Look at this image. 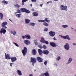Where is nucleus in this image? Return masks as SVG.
<instances>
[{"mask_svg": "<svg viewBox=\"0 0 76 76\" xmlns=\"http://www.w3.org/2000/svg\"><path fill=\"white\" fill-rule=\"evenodd\" d=\"M27 51L28 49L26 47H24L23 49L22 50V53L24 56H25V55L26 54V53H27Z\"/></svg>", "mask_w": 76, "mask_h": 76, "instance_id": "f257e3e1", "label": "nucleus"}, {"mask_svg": "<svg viewBox=\"0 0 76 76\" xmlns=\"http://www.w3.org/2000/svg\"><path fill=\"white\" fill-rule=\"evenodd\" d=\"M60 7L61 9L62 10H65L66 11L67 10V6H64V5L62 4L61 5Z\"/></svg>", "mask_w": 76, "mask_h": 76, "instance_id": "f03ea898", "label": "nucleus"}, {"mask_svg": "<svg viewBox=\"0 0 76 76\" xmlns=\"http://www.w3.org/2000/svg\"><path fill=\"white\" fill-rule=\"evenodd\" d=\"M6 25H7V23L6 22H4L2 23L1 26L4 29H6L7 28V27L6 26Z\"/></svg>", "mask_w": 76, "mask_h": 76, "instance_id": "7ed1b4c3", "label": "nucleus"}, {"mask_svg": "<svg viewBox=\"0 0 76 76\" xmlns=\"http://www.w3.org/2000/svg\"><path fill=\"white\" fill-rule=\"evenodd\" d=\"M50 44L51 46L53 47H56L58 46V45H56V44H55L54 42H50Z\"/></svg>", "mask_w": 76, "mask_h": 76, "instance_id": "20e7f679", "label": "nucleus"}, {"mask_svg": "<svg viewBox=\"0 0 76 76\" xmlns=\"http://www.w3.org/2000/svg\"><path fill=\"white\" fill-rule=\"evenodd\" d=\"M31 61L32 63H35L37 61V59L35 58L31 57Z\"/></svg>", "mask_w": 76, "mask_h": 76, "instance_id": "39448f33", "label": "nucleus"}, {"mask_svg": "<svg viewBox=\"0 0 76 76\" xmlns=\"http://www.w3.org/2000/svg\"><path fill=\"white\" fill-rule=\"evenodd\" d=\"M49 34L50 37H53L55 35V34H56V33H55V32L54 31H50L49 32Z\"/></svg>", "mask_w": 76, "mask_h": 76, "instance_id": "423d86ee", "label": "nucleus"}, {"mask_svg": "<svg viewBox=\"0 0 76 76\" xmlns=\"http://www.w3.org/2000/svg\"><path fill=\"white\" fill-rule=\"evenodd\" d=\"M61 37L62 38H63V39H68V40H70V38L69 36L68 35H67L65 36H61Z\"/></svg>", "mask_w": 76, "mask_h": 76, "instance_id": "0eeeda50", "label": "nucleus"}, {"mask_svg": "<svg viewBox=\"0 0 76 76\" xmlns=\"http://www.w3.org/2000/svg\"><path fill=\"white\" fill-rule=\"evenodd\" d=\"M64 47L66 50H69V48H70V46L68 43H66L64 45Z\"/></svg>", "mask_w": 76, "mask_h": 76, "instance_id": "6e6552de", "label": "nucleus"}, {"mask_svg": "<svg viewBox=\"0 0 76 76\" xmlns=\"http://www.w3.org/2000/svg\"><path fill=\"white\" fill-rule=\"evenodd\" d=\"M6 30L4 28H2L1 29V31H0V33L1 34V33H3L4 34H6Z\"/></svg>", "mask_w": 76, "mask_h": 76, "instance_id": "1a4fd4ad", "label": "nucleus"}, {"mask_svg": "<svg viewBox=\"0 0 76 76\" xmlns=\"http://www.w3.org/2000/svg\"><path fill=\"white\" fill-rule=\"evenodd\" d=\"M24 43L27 45H28L29 44H31V42L28 40H26L24 41Z\"/></svg>", "mask_w": 76, "mask_h": 76, "instance_id": "9d476101", "label": "nucleus"}, {"mask_svg": "<svg viewBox=\"0 0 76 76\" xmlns=\"http://www.w3.org/2000/svg\"><path fill=\"white\" fill-rule=\"evenodd\" d=\"M5 58L7 59V60H9V59H11V58L9 56V54H6V53H5Z\"/></svg>", "mask_w": 76, "mask_h": 76, "instance_id": "9b49d317", "label": "nucleus"}, {"mask_svg": "<svg viewBox=\"0 0 76 76\" xmlns=\"http://www.w3.org/2000/svg\"><path fill=\"white\" fill-rule=\"evenodd\" d=\"M11 60L12 62H14L17 60V58L16 57H12L11 58Z\"/></svg>", "mask_w": 76, "mask_h": 76, "instance_id": "f8f14e48", "label": "nucleus"}, {"mask_svg": "<svg viewBox=\"0 0 76 76\" xmlns=\"http://www.w3.org/2000/svg\"><path fill=\"white\" fill-rule=\"evenodd\" d=\"M43 53L46 55H48L49 54V51L48 50H43Z\"/></svg>", "mask_w": 76, "mask_h": 76, "instance_id": "ddd939ff", "label": "nucleus"}, {"mask_svg": "<svg viewBox=\"0 0 76 76\" xmlns=\"http://www.w3.org/2000/svg\"><path fill=\"white\" fill-rule=\"evenodd\" d=\"M37 61H39V63H41V62H42L43 59L41 58L40 57H37Z\"/></svg>", "mask_w": 76, "mask_h": 76, "instance_id": "4468645a", "label": "nucleus"}, {"mask_svg": "<svg viewBox=\"0 0 76 76\" xmlns=\"http://www.w3.org/2000/svg\"><path fill=\"white\" fill-rule=\"evenodd\" d=\"M31 52L32 54L33 55H34V56L36 55V54H37V52L36 51V50H35V49L32 50Z\"/></svg>", "mask_w": 76, "mask_h": 76, "instance_id": "2eb2a0df", "label": "nucleus"}, {"mask_svg": "<svg viewBox=\"0 0 76 76\" xmlns=\"http://www.w3.org/2000/svg\"><path fill=\"white\" fill-rule=\"evenodd\" d=\"M38 51L39 55H40V56H42V53H43V51H42V50L39 49L38 50Z\"/></svg>", "mask_w": 76, "mask_h": 76, "instance_id": "dca6fc26", "label": "nucleus"}, {"mask_svg": "<svg viewBox=\"0 0 76 76\" xmlns=\"http://www.w3.org/2000/svg\"><path fill=\"white\" fill-rule=\"evenodd\" d=\"M25 37H26V39H31V36L29 34H26L25 36Z\"/></svg>", "mask_w": 76, "mask_h": 76, "instance_id": "f3484780", "label": "nucleus"}, {"mask_svg": "<svg viewBox=\"0 0 76 76\" xmlns=\"http://www.w3.org/2000/svg\"><path fill=\"white\" fill-rule=\"evenodd\" d=\"M33 16H38V14L36 12H34L33 13Z\"/></svg>", "mask_w": 76, "mask_h": 76, "instance_id": "a211bd4d", "label": "nucleus"}, {"mask_svg": "<svg viewBox=\"0 0 76 76\" xmlns=\"http://www.w3.org/2000/svg\"><path fill=\"white\" fill-rule=\"evenodd\" d=\"M26 10V9L24 8H21L20 9V11L22 12H25Z\"/></svg>", "mask_w": 76, "mask_h": 76, "instance_id": "6ab92c4d", "label": "nucleus"}, {"mask_svg": "<svg viewBox=\"0 0 76 76\" xmlns=\"http://www.w3.org/2000/svg\"><path fill=\"white\" fill-rule=\"evenodd\" d=\"M17 72L18 75L20 76H21L22 75V72H21V71H20V70H17Z\"/></svg>", "mask_w": 76, "mask_h": 76, "instance_id": "aec40b11", "label": "nucleus"}, {"mask_svg": "<svg viewBox=\"0 0 76 76\" xmlns=\"http://www.w3.org/2000/svg\"><path fill=\"white\" fill-rule=\"evenodd\" d=\"M30 22V20L28 19H25V22L26 23L28 24V23H29Z\"/></svg>", "mask_w": 76, "mask_h": 76, "instance_id": "412c9836", "label": "nucleus"}, {"mask_svg": "<svg viewBox=\"0 0 76 76\" xmlns=\"http://www.w3.org/2000/svg\"><path fill=\"white\" fill-rule=\"evenodd\" d=\"M3 14L1 12H0V18L1 20H3Z\"/></svg>", "mask_w": 76, "mask_h": 76, "instance_id": "4be33fe9", "label": "nucleus"}, {"mask_svg": "<svg viewBox=\"0 0 76 76\" xmlns=\"http://www.w3.org/2000/svg\"><path fill=\"white\" fill-rule=\"evenodd\" d=\"M28 25H30V26H34L35 24L34 23H30V24L29 23Z\"/></svg>", "mask_w": 76, "mask_h": 76, "instance_id": "5701e85b", "label": "nucleus"}, {"mask_svg": "<svg viewBox=\"0 0 76 76\" xmlns=\"http://www.w3.org/2000/svg\"><path fill=\"white\" fill-rule=\"evenodd\" d=\"M40 41L42 43L44 42L45 41V39H44V38L43 37H41V40H40Z\"/></svg>", "mask_w": 76, "mask_h": 76, "instance_id": "b1692460", "label": "nucleus"}, {"mask_svg": "<svg viewBox=\"0 0 76 76\" xmlns=\"http://www.w3.org/2000/svg\"><path fill=\"white\" fill-rule=\"evenodd\" d=\"M72 58H69L68 60V63H66V64H69L70 63H71V62H72Z\"/></svg>", "mask_w": 76, "mask_h": 76, "instance_id": "393cba45", "label": "nucleus"}, {"mask_svg": "<svg viewBox=\"0 0 76 76\" xmlns=\"http://www.w3.org/2000/svg\"><path fill=\"white\" fill-rule=\"evenodd\" d=\"M43 25H44V26H48V24L45 22L43 23Z\"/></svg>", "mask_w": 76, "mask_h": 76, "instance_id": "a878e982", "label": "nucleus"}, {"mask_svg": "<svg viewBox=\"0 0 76 76\" xmlns=\"http://www.w3.org/2000/svg\"><path fill=\"white\" fill-rule=\"evenodd\" d=\"M2 3L3 4H8V2H7V1H6L5 0L3 1H2Z\"/></svg>", "mask_w": 76, "mask_h": 76, "instance_id": "bb28decb", "label": "nucleus"}, {"mask_svg": "<svg viewBox=\"0 0 76 76\" xmlns=\"http://www.w3.org/2000/svg\"><path fill=\"white\" fill-rule=\"evenodd\" d=\"M44 75L45 76H50V75H49L48 71H47L46 73H44Z\"/></svg>", "mask_w": 76, "mask_h": 76, "instance_id": "cd10ccee", "label": "nucleus"}, {"mask_svg": "<svg viewBox=\"0 0 76 76\" xmlns=\"http://www.w3.org/2000/svg\"><path fill=\"white\" fill-rule=\"evenodd\" d=\"M11 33L12 34H13L14 35H15V34L16 33V32L15 31H11Z\"/></svg>", "mask_w": 76, "mask_h": 76, "instance_id": "c85d7f7f", "label": "nucleus"}, {"mask_svg": "<svg viewBox=\"0 0 76 76\" xmlns=\"http://www.w3.org/2000/svg\"><path fill=\"white\" fill-rule=\"evenodd\" d=\"M14 6L15 7H17L18 9L19 8V7H20V5H18V4H16V5H15Z\"/></svg>", "mask_w": 76, "mask_h": 76, "instance_id": "c756f323", "label": "nucleus"}, {"mask_svg": "<svg viewBox=\"0 0 76 76\" xmlns=\"http://www.w3.org/2000/svg\"><path fill=\"white\" fill-rule=\"evenodd\" d=\"M48 18H45V20H45V22H50V20H48Z\"/></svg>", "mask_w": 76, "mask_h": 76, "instance_id": "7c9ffc66", "label": "nucleus"}, {"mask_svg": "<svg viewBox=\"0 0 76 76\" xmlns=\"http://www.w3.org/2000/svg\"><path fill=\"white\" fill-rule=\"evenodd\" d=\"M21 15V14H17L16 15V16L17 18H20Z\"/></svg>", "mask_w": 76, "mask_h": 76, "instance_id": "2f4dec72", "label": "nucleus"}, {"mask_svg": "<svg viewBox=\"0 0 76 76\" xmlns=\"http://www.w3.org/2000/svg\"><path fill=\"white\" fill-rule=\"evenodd\" d=\"M17 11L15 12V14L16 13H21L20 12V11L19 10H17Z\"/></svg>", "mask_w": 76, "mask_h": 76, "instance_id": "473e14b6", "label": "nucleus"}, {"mask_svg": "<svg viewBox=\"0 0 76 76\" xmlns=\"http://www.w3.org/2000/svg\"><path fill=\"white\" fill-rule=\"evenodd\" d=\"M43 43L46 44H47L48 45L49 44V42H48L47 41H45Z\"/></svg>", "mask_w": 76, "mask_h": 76, "instance_id": "72a5a7b5", "label": "nucleus"}, {"mask_svg": "<svg viewBox=\"0 0 76 76\" xmlns=\"http://www.w3.org/2000/svg\"><path fill=\"white\" fill-rule=\"evenodd\" d=\"M25 12L26 13H30V11H29V10H27V9H26V10Z\"/></svg>", "mask_w": 76, "mask_h": 76, "instance_id": "f704fd0d", "label": "nucleus"}, {"mask_svg": "<svg viewBox=\"0 0 76 76\" xmlns=\"http://www.w3.org/2000/svg\"><path fill=\"white\" fill-rule=\"evenodd\" d=\"M38 21L39 22H45V20H38Z\"/></svg>", "mask_w": 76, "mask_h": 76, "instance_id": "c9c22d12", "label": "nucleus"}, {"mask_svg": "<svg viewBox=\"0 0 76 76\" xmlns=\"http://www.w3.org/2000/svg\"><path fill=\"white\" fill-rule=\"evenodd\" d=\"M62 27L63 28H67V27H68V26L67 25H63Z\"/></svg>", "mask_w": 76, "mask_h": 76, "instance_id": "e433bc0d", "label": "nucleus"}, {"mask_svg": "<svg viewBox=\"0 0 76 76\" xmlns=\"http://www.w3.org/2000/svg\"><path fill=\"white\" fill-rule=\"evenodd\" d=\"M42 48H44V49H46V48H47V46L45 45H44L42 46Z\"/></svg>", "mask_w": 76, "mask_h": 76, "instance_id": "4c0bfd02", "label": "nucleus"}, {"mask_svg": "<svg viewBox=\"0 0 76 76\" xmlns=\"http://www.w3.org/2000/svg\"><path fill=\"white\" fill-rule=\"evenodd\" d=\"M44 31H48V28H45V29H44Z\"/></svg>", "mask_w": 76, "mask_h": 76, "instance_id": "58836bf2", "label": "nucleus"}, {"mask_svg": "<svg viewBox=\"0 0 76 76\" xmlns=\"http://www.w3.org/2000/svg\"><path fill=\"white\" fill-rule=\"evenodd\" d=\"M44 64L45 65H47V61H45L44 62Z\"/></svg>", "mask_w": 76, "mask_h": 76, "instance_id": "ea45409f", "label": "nucleus"}, {"mask_svg": "<svg viewBox=\"0 0 76 76\" xmlns=\"http://www.w3.org/2000/svg\"><path fill=\"white\" fill-rule=\"evenodd\" d=\"M14 45H15L17 47H19V45H18V44H17V43H14Z\"/></svg>", "mask_w": 76, "mask_h": 76, "instance_id": "a19ab883", "label": "nucleus"}, {"mask_svg": "<svg viewBox=\"0 0 76 76\" xmlns=\"http://www.w3.org/2000/svg\"><path fill=\"white\" fill-rule=\"evenodd\" d=\"M60 56H58L57 58H56V60H60Z\"/></svg>", "mask_w": 76, "mask_h": 76, "instance_id": "79ce46f5", "label": "nucleus"}, {"mask_svg": "<svg viewBox=\"0 0 76 76\" xmlns=\"http://www.w3.org/2000/svg\"><path fill=\"white\" fill-rule=\"evenodd\" d=\"M39 76H44V74L42 73L40 75H39Z\"/></svg>", "mask_w": 76, "mask_h": 76, "instance_id": "37998d69", "label": "nucleus"}, {"mask_svg": "<svg viewBox=\"0 0 76 76\" xmlns=\"http://www.w3.org/2000/svg\"><path fill=\"white\" fill-rule=\"evenodd\" d=\"M31 1L32 2H35L37 1V0H31Z\"/></svg>", "mask_w": 76, "mask_h": 76, "instance_id": "c03bdc74", "label": "nucleus"}, {"mask_svg": "<svg viewBox=\"0 0 76 76\" xmlns=\"http://www.w3.org/2000/svg\"><path fill=\"white\" fill-rule=\"evenodd\" d=\"M28 0H22V1H23V2H26L27 1H28Z\"/></svg>", "mask_w": 76, "mask_h": 76, "instance_id": "a18cd8bd", "label": "nucleus"}, {"mask_svg": "<svg viewBox=\"0 0 76 76\" xmlns=\"http://www.w3.org/2000/svg\"><path fill=\"white\" fill-rule=\"evenodd\" d=\"M22 37L23 39H25V38H26V37L25 36H22Z\"/></svg>", "mask_w": 76, "mask_h": 76, "instance_id": "49530a36", "label": "nucleus"}, {"mask_svg": "<svg viewBox=\"0 0 76 76\" xmlns=\"http://www.w3.org/2000/svg\"><path fill=\"white\" fill-rule=\"evenodd\" d=\"M51 2H52L49 1L47 2L46 3L47 4H49V3H51Z\"/></svg>", "mask_w": 76, "mask_h": 76, "instance_id": "de8ad7c7", "label": "nucleus"}, {"mask_svg": "<svg viewBox=\"0 0 76 76\" xmlns=\"http://www.w3.org/2000/svg\"><path fill=\"white\" fill-rule=\"evenodd\" d=\"M37 41H38V40L37 39L34 40V43L37 42Z\"/></svg>", "mask_w": 76, "mask_h": 76, "instance_id": "09e8293b", "label": "nucleus"}, {"mask_svg": "<svg viewBox=\"0 0 76 76\" xmlns=\"http://www.w3.org/2000/svg\"><path fill=\"white\" fill-rule=\"evenodd\" d=\"M35 45H38V43L37 42H35L34 43Z\"/></svg>", "mask_w": 76, "mask_h": 76, "instance_id": "8fccbe9b", "label": "nucleus"}, {"mask_svg": "<svg viewBox=\"0 0 76 76\" xmlns=\"http://www.w3.org/2000/svg\"><path fill=\"white\" fill-rule=\"evenodd\" d=\"M10 66L12 67V64H13V63H10Z\"/></svg>", "mask_w": 76, "mask_h": 76, "instance_id": "3c124183", "label": "nucleus"}, {"mask_svg": "<svg viewBox=\"0 0 76 76\" xmlns=\"http://www.w3.org/2000/svg\"><path fill=\"white\" fill-rule=\"evenodd\" d=\"M22 5L23 6L24 5V2L22 1Z\"/></svg>", "mask_w": 76, "mask_h": 76, "instance_id": "603ef678", "label": "nucleus"}, {"mask_svg": "<svg viewBox=\"0 0 76 76\" xmlns=\"http://www.w3.org/2000/svg\"><path fill=\"white\" fill-rule=\"evenodd\" d=\"M39 48L41 49V48H42V46L41 45H39Z\"/></svg>", "mask_w": 76, "mask_h": 76, "instance_id": "864d4df0", "label": "nucleus"}, {"mask_svg": "<svg viewBox=\"0 0 76 76\" xmlns=\"http://www.w3.org/2000/svg\"><path fill=\"white\" fill-rule=\"evenodd\" d=\"M29 76H33L32 74H30L29 75Z\"/></svg>", "mask_w": 76, "mask_h": 76, "instance_id": "5fc2aeb1", "label": "nucleus"}, {"mask_svg": "<svg viewBox=\"0 0 76 76\" xmlns=\"http://www.w3.org/2000/svg\"><path fill=\"white\" fill-rule=\"evenodd\" d=\"M53 39H54V40H57V39L55 38V37H54L53 38Z\"/></svg>", "mask_w": 76, "mask_h": 76, "instance_id": "6e6d98bb", "label": "nucleus"}, {"mask_svg": "<svg viewBox=\"0 0 76 76\" xmlns=\"http://www.w3.org/2000/svg\"><path fill=\"white\" fill-rule=\"evenodd\" d=\"M43 5V4H41L40 5V6L41 7H42V5Z\"/></svg>", "mask_w": 76, "mask_h": 76, "instance_id": "4d7b16f0", "label": "nucleus"}, {"mask_svg": "<svg viewBox=\"0 0 76 76\" xmlns=\"http://www.w3.org/2000/svg\"><path fill=\"white\" fill-rule=\"evenodd\" d=\"M73 45H76V44L75 43H73Z\"/></svg>", "mask_w": 76, "mask_h": 76, "instance_id": "13d9d810", "label": "nucleus"}, {"mask_svg": "<svg viewBox=\"0 0 76 76\" xmlns=\"http://www.w3.org/2000/svg\"><path fill=\"white\" fill-rule=\"evenodd\" d=\"M54 65L55 66H57V64H55Z\"/></svg>", "mask_w": 76, "mask_h": 76, "instance_id": "bf43d9fd", "label": "nucleus"}, {"mask_svg": "<svg viewBox=\"0 0 76 76\" xmlns=\"http://www.w3.org/2000/svg\"><path fill=\"white\" fill-rule=\"evenodd\" d=\"M31 10L32 11H34V9H32Z\"/></svg>", "mask_w": 76, "mask_h": 76, "instance_id": "052dcab7", "label": "nucleus"}, {"mask_svg": "<svg viewBox=\"0 0 76 76\" xmlns=\"http://www.w3.org/2000/svg\"><path fill=\"white\" fill-rule=\"evenodd\" d=\"M35 63H32V66H34V64Z\"/></svg>", "mask_w": 76, "mask_h": 76, "instance_id": "680f3d73", "label": "nucleus"}, {"mask_svg": "<svg viewBox=\"0 0 76 76\" xmlns=\"http://www.w3.org/2000/svg\"><path fill=\"white\" fill-rule=\"evenodd\" d=\"M30 6H31V7H32V4H30Z\"/></svg>", "mask_w": 76, "mask_h": 76, "instance_id": "e2e57ef3", "label": "nucleus"}, {"mask_svg": "<svg viewBox=\"0 0 76 76\" xmlns=\"http://www.w3.org/2000/svg\"><path fill=\"white\" fill-rule=\"evenodd\" d=\"M9 20H10V21L11 22H12V20H10V19H9Z\"/></svg>", "mask_w": 76, "mask_h": 76, "instance_id": "0e129e2a", "label": "nucleus"}, {"mask_svg": "<svg viewBox=\"0 0 76 76\" xmlns=\"http://www.w3.org/2000/svg\"><path fill=\"white\" fill-rule=\"evenodd\" d=\"M72 28V29H73V28Z\"/></svg>", "mask_w": 76, "mask_h": 76, "instance_id": "69168bd1", "label": "nucleus"}]
</instances>
